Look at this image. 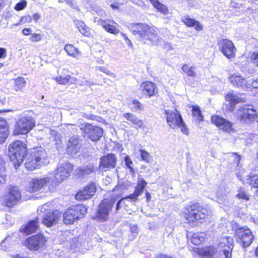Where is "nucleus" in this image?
<instances>
[{
	"label": "nucleus",
	"mask_w": 258,
	"mask_h": 258,
	"mask_svg": "<svg viewBox=\"0 0 258 258\" xmlns=\"http://www.w3.org/2000/svg\"><path fill=\"white\" fill-rule=\"evenodd\" d=\"M167 122L169 126L172 128H175L177 126L180 128L181 132L184 135H188V130L185 123L184 122L181 115L179 112L171 110H166L164 111Z\"/></svg>",
	"instance_id": "nucleus-4"
},
{
	"label": "nucleus",
	"mask_w": 258,
	"mask_h": 258,
	"mask_svg": "<svg viewBox=\"0 0 258 258\" xmlns=\"http://www.w3.org/2000/svg\"><path fill=\"white\" fill-rule=\"evenodd\" d=\"M64 49L68 55L74 57H78L81 54L78 49L72 44L66 45Z\"/></svg>",
	"instance_id": "nucleus-35"
},
{
	"label": "nucleus",
	"mask_w": 258,
	"mask_h": 258,
	"mask_svg": "<svg viewBox=\"0 0 258 258\" xmlns=\"http://www.w3.org/2000/svg\"><path fill=\"white\" fill-rule=\"evenodd\" d=\"M238 192V194L236 195L237 198L242 199L246 201L249 200V195L244 190V188H239Z\"/></svg>",
	"instance_id": "nucleus-41"
},
{
	"label": "nucleus",
	"mask_w": 258,
	"mask_h": 258,
	"mask_svg": "<svg viewBox=\"0 0 258 258\" xmlns=\"http://www.w3.org/2000/svg\"><path fill=\"white\" fill-rule=\"evenodd\" d=\"M208 214L206 209L203 208L198 203L188 204L184 207L183 215L188 223L204 220Z\"/></svg>",
	"instance_id": "nucleus-3"
},
{
	"label": "nucleus",
	"mask_w": 258,
	"mask_h": 258,
	"mask_svg": "<svg viewBox=\"0 0 258 258\" xmlns=\"http://www.w3.org/2000/svg\"><path fill=\"white\" fill-rule=\"evenodd\" d=\"M151 1L153 6L160 12L163 13H166L167 12V7L160 3L158 0H151Z\"/></svg>",
	"instance_id": "nucleus-40"
},
{
	"label": "nucleus",
	"mask_w": 258,
	"mask_h": 258,
	"mask_svg": "<svg viewBox=\"0 0 258 258\" xmlns=\"http://www.w3.org/2000/svg\"><path fill=\"white\" fill-rule=\"evenodd\" d=\"M49 182L50 183L51 182L50 177H46L41 179H33L29 182L27 190L29 192H36Z\"/></svg>",
	"instance_id": "nucleus-16"
},
{
	"label": "nucleus",
	"mask_w": 258,
	"mask_h": 258,
	"mask_svg": "<svg viewBox=\"0 0 258 258\" xmlns=\"http://www.w3.org/2000/svg\"><path fill=\"white\" fill-rule=\"evenodd\" d=\"M6 170H1L0 171V186L5 184L6 180Z\"/></svg>",
	"instance_id": "nucleus-51"
},
{
	"label": "nucleus",
	"mask_w": 258,
	"mask_h": 258,
	"mask_svg": "<svg viewBox=\"0 0 258 258\" xmlns=\"http://www.w3.org/2000/svg\"><path fill=\"white\" fill-rule=\"evenodd\" d=\"M6 55V50L4 48L0 47V58H5Z\"/></svg>",
	"instance_id": "nucleus-61"
},
{
	"label": "nucleus",
	"mask_w": 258,
	"mask_h": 258,
	"mask_svg": "<svg viewBox=\"0 0 258 258\" xmlns=\"http://www.w3.org/2000/svg\"><path fill=\"white\" fill-rule=\"evenodd\" d=\"M98 69H99V71H100L101 72H104V73H106L107 75H110L112 76L113 77H115V76L114 74L111 73L109 71H108L107 69H106V68H105L104 67H100L98 68Z\"/></svg>",
	"instance_id": "nucleus-58"
},
{
	"label": "nucleus",
	"mask_w": 258,
	"mask_h": 258,
	"mask_svg": "<svg viewBox=\"0 0 258 258\" xmlns=\"http://www.w3.org/2000/svg\"><path fill=\"white\" fill-rule=\"evenodd\" d=\"M46 207H48L47 205H44L41 207H39L37 210L38 213H44L46 210Z\"/></svg>",
	"instance_id": "nucleus-62"
},
{
	"label": "nucleus",
	"mask_w": 258,
	"mask_h": 258,
	"mask_svg": "<svg viewBox=\"0 0 258 258\" xmlns=\"http://www.w3.org/2000/svg\"><path fill=\"white\" fill-rule=\"evenodd\" d=\"M26 152L25 145L21 141H15L9 145V156L16 169L23 162Z\"/></svg>",
	"instance_id": "nucleus-2"
},
{
	"label": "nucleus",
	"mask_w": 258,
	"mask_h": 258,
	"mask_svg": "<svg viewBox=\"0 0 258 258\" xmlns=\"http://www.w3.org/2000/svg\"><path fill=\"white\" fill-rule=\"evenodd\" d=\"M59 3H66L70 7L77 10H79V8L77 6L76 3L73 0H58Z\"/></svg>",
	"instance_id": "nucleus-48"
},
{
	"label": "nucleus",
	"mask_w": 258,
	"mask_h": 258,
	"mask_svg": "<svg viewBox=\"0 0 258 258\" xmlns=\"http://www.w3.org/2000/svg\"><path fill=\"white\" fill-rule=\"evenodd\" d=\"M25 167L28 170H33L36 168H40L42 166L40 162H38L35 158L31 153L27 158L25 162Z\"/></svg>",
	"instance_id": "nucleus-26"
},
{
	"label": "nucleus",
	"mask_w": 258,
	"mask_h": 258,
	"mask_svg": "<svg viewBox=\"0 0 258 258\" xmlns=\"http://www.w3.org/2000/svg\"><path fill=\"white\" fill-rule=\"evenodd\" d=\"M230 83L235 87L244 88L246 84V81L241 77L235 74L231 75L229 77Z\"/></svg>",
	"instance_id": "nucleus-28"
},
{
	"label": "nucleus",
	"mask_w": 258,
	"mask_h": 258,
	"mask_svg": "<svg viewBox=\"0 0 258 258\" xmlns=\"http://www.w3.org/2000/svg\"><path fill=\"white\" fill-rule=\"evenodd\" d=\"M74 78L69 75H67L66 77L59 76L56 78V82L59 84L66 85L69 81L71 82H72V80H73Z\"/></svg>",
	"instance_id": "nucleus-42"
},
{
	"label": "nucleus",
	"mask_w": 258,
	"mask_h": 258,
	"mask_svg": "<svg viewBox=\"0 0 258 258\" xmlns=\"http://www.w3.org/2000/svg\"><path fill=\"white\" fill-rule=\"evenodd\" d=\"M94 84L93 82H91L88 80H85L84 81H82L80 83V85L81 86H87L91 87V86L93 85Z\"/></svg>",
	"instance_id": "nucleus-59"
},
{
	"label": "nucleus",
	"mask_w": 258,
	"mask_h": 258,
	"mask_svg": "<svg viewBox=\"0 0 258 258\" xmlns=\"http://www.w3.org/2000/svg\"><path fill=\"white\" fill-rule=\"evenodd\" d=\"M9 129L6 120L0 117V144L4 143L8 138Z\"/></svg>",
	"instance_id": "nucleus-25"
},
{
	"label": "nucleus",
	"mask_w": 258,
	"mask_h": 258,
	"mask_svg": "<svg viewBox=\"0 0 258 258\" xmlns=\"http://www.w3.org/2000/svg\"><path fill=\"white\" fill-rule=\"evenodd\" d=\"M211 121L220 129L227 132H229L232 130V123L219 115H214L212 116Z\"/></svg>",
	"instance_id": "nucleus-18"
},
{
	"label": "nucleus",
	"mask_w": 258,
	"mask_h": 258,
	"mask_svg": "<svg viewBox=\"0 0 258 258\" xmlns=\"http://www.w3.org/2000/svg\"><path fill=\"white\" fill-rule=\"evenodd\" d=\"M116 157L113 153H110L100 159L99 167L104 171L115 168Z\"/></svg>",
	"instance_id": "nucleus-17"
},
{
	"label": "nucleus",
	"mask_w": 258,
	"mask_h": 258,
	"mask_svg": "<svg viewBox=\"0 0 258 258\" xmlns=\"http://www.w3.org/2000/svg\"><path fill=\"white\" fill-rule=\"evenodd\" d=\"M125 190V187L123 184H119L116 185L113 188V191L114 192V195L117 196H120L122 195L124 190Z\"/></svg>",
	"instance_id": "nucleus-44"
},
{
	"label": "nucleus",
	"mask_w": 258,
	"mask_h": 258,
	"mask_svg": "<svg viewBox=\"0 0 258 258\" xmlns=\"http://www.w3.org/2000/svg\"><path fill=\"white\" fill-rule=\"evenodd\" d=\"M87 208L84 205H77L69 208L63 214V221L66 224H72L75 220L82 218L87 213Z\"/></svg>",
	"instance_id": "nucleus-6"
},
{
	"label": "nucleus",
	"mask_w": 258,
	"mask_h": 258,
	"mask_svg": "<svg viewBox=\"0 0 258 258\" xmlns=\"http://www.w3.org/2000/svg\"><path fill=\"white\" fill-rule=\"evenodd\" d=\"M96 168L92 164H89L84 166L78 168L75 172L79 177H86L88 175L94 173Z\"/></svg>",
	"instance_id": "nucleus-24"
},
{
	"label": "nucleus",
	"mask_w": 258,
	"mask_h": 258,
	"mask_svg": "<svg viewBox=\"0 0 258 258\" xmlns=\"http://www.w3.org/2000/svg\"><path fill=\"white\" fill-rule=\"evenodd\" d=\"M251 86L254 88H258V79L253 80L251 83Z\"/></svg>",
	"instance_id": "nucleus-64"
},
{
	"label": "nucleus",
	"mask_w": 258,
	"mask_h": 258,
	"mask_svg": "<svg viewBox=\"0 0 258 258\" xmlns=\"http://www.w3.org/2000/svg\"><path fill=\"white\" fill-rule=\"evenodd\" d=\"M182 21L187 26L195 27V29L198 31H200L203 29V26L199 21H196L195 19L187 16L183 17Z\"/></svg>",
	"instance_id": "nucleus-30"
},
{
	"label": "nucleus",
	"mask_w": 258,
	"mask_h": 258,
	"mask_svg": "<svg viewBox=\"0 0 258 258\" xmlns=\"http://www.w3.org/2000/svg\"><path fill=\"white\" fill-rule=\"evenodd\" d=\"M74 23L81 34L85 36H88L89 35L90 32L88 27L83 21L76 20L74 21Z\"/></svg>",
	"instance_id": "nucleus-34"
},
{
	"label": "nucleus",
	"mask_w": 258,
	"mask_h": 258,
	"mask_svg": "<svg viewBox=\"0 0 258 258\" xmlns=\"http://www.w3.org/2000/svg\"><path fill=\"white\" fill-rule=\"evenodd\" d=\"M206 239V235L204 232L195 233L192 234L190 241L195 245H198L203 242Z\"/></svg>",
	"instance_id": "nucleus-31"
},
{
	"label": "nucleus",
	"mask_w": 258,
	"mask_h": 258,
	"mask_svg": "<svg viewBox=\"0 0 258 258\" xmlns=\"http://www.w3.org/2000/svg\"><path fill=\"white\" fill-rule=\"evenodd\" d=\"M45 237L41 234H36L27 238L25 242L27 247L30 250H38L42 247L45 243Z\"/></svg>",
	"instance_id": "nucleus-11"
},
{
	"label": "nucleus",
	"mask_w": 258,
	"mask_h": 258,
	"mask_svg": "<svg viewBox=\"0 0 258 258\" xmlns=\"http://www.w3.org/2000/svg\"><path fill=\"white\" fill-rule=\"evenodd\" d=\"M21 198V193L17 186L11 187L5 197L6 206L12 207L19 201Z\"/></svg>",
	"instance_id": "nucleus-13"
},
{
	"label": "nucleus",
	"mask_w": 258,
	"mask_h": 258,
	"mask_svg": "<svg viewBox=\"0 0 258 258\" xmlns=\"http://www.w3.org/2000/svg\"><path fill=\"white\" fill-rule=\"evenodd\" d=\"M10 237H6L0 244V249L7 251L9 249V247L6 245L9 240Z\"/></svg>",
	"instance_id": "nucleus-50"
},
{
	"label": "nucleus",
	"mask_w": 258,
	"mask_h": 258,
	"mask_svg": "<svg viewBox=\"0 0 258 258\" xmlns=\"http://www.w3.org/2000/svg\"><path fill=\"white\" fill-rule=\"evenodd\" d=\"M84 132L85 136L93 142L100 140L103 133L102 128L90 124L86 125Z\"/></svg>",
	"instance_id": "nucleus-14"
},
{
	"label": "nucleus",
	"mask_w": 258,
	"mask_h": 258,
	"mask_svg": "<svg viewBox=\"0 0 258 258\" xmlns=\"http://www.w3.org/2000/svg\"><path fill=\"white\" fill-rule=\"evenodd\" d=\"M124 162L125 165L128 168H130L131 170H133V168L131 166V165L133 164L132 161L131 160L129 156H126L124 158Z\"/></svg>",
	"instance_id": "nucleus-54"
},
{
	"label": "nucleus",
	"mask_w": 258,
	"mask_h": 258,
	"mask_svg": "<svg viewBox=\"0 0 258 258\" xmlns=\"http://www.w3.org/2000/svg\"><path fill=\"white\" fill-rule=\"evenodd\" d=\"M123 199H124V201L128 200L132 202H136L138 200V197H137L134 193L126 197L123 198Z\"/></svg>",
	"instance_id": "nucleus-53"
},
{
	"label": "nucleus",
	"mask_w": 258,
	"mask_h": 258,
	"mask_svg": "<svg viewBox=\"0 0 258 258\" xmlns=\"http://www.w3.org/2000/svg\"><path fill=\"white\" fill-rule=\"evenodd\" d=\"M29 40L33 42H39L41 40V35L38 33L31 34Z\"/></svg>",
	"instance_id": "nucleus-47"
},
{
	"label": "nucleus",
	"mask_w": 258,
	"mask_h": 258,
	"mask_svg": "<svg viewBox=\"0 0 258 258\" xmlns=\"http://www.w3.org/2000/svg\"><path fill=\"white\" fill-rule=\"evenodd\" d=\"M140 152L142 160L145 162H148L151 157L150 154L147 151L143 149H140Z\"/></svg>",
	"instance_id": "nucleus-46"
},
{
	"label": "nucleus",
	"mask_w": 258,
	"mask_h": 258,
	"mask_svg": "<svg viewBox=\"0 0 258 258\" xmlns=\"http://www.w3.org/2000/svg\"><path fill=\"white\" fill-rule=\"evenodd\" d=\"M125 201H124V199H123L122 198L121 199L119 200L116 203V207H115V212L116 213H117L120 209V208H121V206L122 205H124L125 203H124Z\"/></svg>",
	"instance_id": "nucleus-55"
},
{
	"label": "nucleus",
	"mask_w": 258,
	"mask_h": 258,
	"mask_svg": "<svg viewBox=\"0 0 258 258\" xmlns=\"http://www.w3.org/2000/svg\"><path fill=\"white\" fill-rule=\"evenodd\" d=\"M247 183L253 187L258 188V175L250 174L246 179Z\"/></svg>",
	"instance_id": "nucleus-37"
},
{
	"label": "nucleus",
	"mask_w": 258,
	"mask_h": 258,
	"mask_svg": "<svg viewBox=\"0 0 258 258\" xmlns=\"http://www.w3.org/2000/svg\"><path fill=\"white\" fill-rule=\"evenodd\" d=\"M133 34L138 35L144 43L151 42L153 45H159L163 40L160 38L157 31L153 27L143 23H133L128 27Z\"/></svg>",
	"instance_id": "nucleus-1"
},
{
	"label": "nucleus",
	"mask_w": 258,
	"mask_h": 258,
	"mask_svg": "<svg viewBox=\"0 0 258 258\" xmlns=\"http://www.w3.org/2000/svg\"><path fill=\"white\" fill-rule=\"evenodd\" d=\"M94 21L97 23L98 25L102 26L104 29L108 32L117 34L119 33V30L114 25H111V21H105L97 17L94 18ZM113 23L117 24L114 21H112Z\"/></svg>",
	"instance_id": "nucleus-21"
},
{
	"label": "nucleus",
	"mask_w": 258,
	"mask_h": 258,
	"mask_svg": "<svg viewBox=\"0 0 258 258\" xmlns=\"http://www.w3.org/2000/svg\"><path fill=\"white\" fill-rule=\"evenodd\" d=\"M123 116L126 119L132 122L134 124L137 125L138 127H143V121L142 120L139 119L135 115L130 113H124Z\"/></svg>",
	"instance_id": "nucleus-33"
},
{
	"label": "nucleus",
	"mask_w": 258,
	"mask_h": 258,
	"mask_svg": "<svg viewBox=\"0 0 258 258\" xmlns=\"http://www.w3.org/2000/svg\"><path fill=\"white\" fill-rule=\"evenodd\" d=\"M218 45L223 54L228 58L235 56L236 49L233 42L226 39H222L219 41Z\"/></svg>",
	"instance_id": "nucleus-12"
},
{
	"label": "nucleus",
	"mask_w": 258,
	"mask_h": 258,
	"mask_svg": "<svg viewBox=\"0 0 258 258\" xmlns=\"http://www.w3.org/2000/svg\"><path fill=\"white\" fill-rule=\"evenodd\" d=\"M182 70L184 73H186L188 76L195 77L197 76V74L195 71V68L192 67H189L186 64L183 65Z\"/></svg>",
	"instance_id": "nucleus-38"
},
{
	"label": "nucleus",
	"mask_w": 258,
	"mask_h": 258,
	"mask_svg": "<svg viewBox=\"0 0 258 258\" xmlns=\"http://www.w3.org/2000/svg\"><path fill=\"white\" fill-rule=\"evenodd\" d=\"M26 2L25 1H22L16 4L15 9L17 11L22 10L26 7Z\"/></svg>",
	"instance_id": "nucleus-49"
},
{
	"label": "nucleus",
	"mask_w": 258,
	"mask_h": 258,
	"mask_svg": "<svg viewBox=\"0 0 258 258\" xmlns=\"http://www.w3.org/2000/svg\"><path fill=\"white\" fill-rule=\"evenodd\" d=\"M235 237L237 241L243 247L249 246L253 239L251 230L245 227H239L236 230Z\"/></svg>",
	"instance_id": "nucleus-9"
},
{
	"label": "nucleus",
	"mask_w": 258,
	"mask_h": 258,
	"mask_svg": "<svg viewBox=\"0 0 258 258\" xmlns=\"http://www.w3.org/2000/svg\"><path fill=\"white\" fill-rule=\"evenodd\" d=\"M96 186L94 183H90L75 196L77 200H86L91 198L96 193Z\"/></svg>",
	"instance_id": "nucleus-15"
},
{
	"label": "nucleus",
	"mask_w": 258,
	"mask_h": 258,
	"mask_svg": "<svg viewBox=\"0 0 258 258\" xmlns=\"http://www.w3.org/2000/svg\"><path fill=\"white\" fill-rule=\"evenodd\" d=\"M238 117L241 122L247 123L256 118V111L252 105H244L240 108Z\"/></svg>",
	"instance_id": "nucleus-10"
},
{
	"label": "nucleus",
	"mask_w": 258,
	"mask_h": 258,
	"mask_svg": "<svg viewBox=\"0 0 258 258\" xmlns=\"http://www.w3.org/2000/svg\"><path fill=\"white\" fill-rule=\"evenodd\" d=\"M32 30L31 29V28H24L23 30H22V33L24 35H29L30 34H31L32 33Z\"/></svg>",
	"instance_id": "nucleus-60"
},
{
	"label": "nucleus",
	"mask_w": 258,
	"mask_h": 258,
	"mask_svg": "<svg viewBox=\"0 0 258 258\" xmlns=\"http://www.w3.org/2000/svg\"><path fill=\"white\" fill-rule=\"evenodd\" d=\"M16 85L18 89H21L26 85V81L23 78L20 77L17 78L16 81Z\"/></svg>",
	"instance_id": "nucleus-45"
},
{
	"label": "nucleus",
	"mask_w": 258,
	"mask_h": 258,
	"mask_svg": "<svg viewBox=\"0 0 258 258\" xmlns=\"http://www.w3.org/2000/svg\"><path fill=\"white\" fill-rule=\"evenodd\" d=\"M146 181L141 178L139 180L137 185L133 192L137 197L140 196L143 192V190L147 185Z\"/></svg>",
	"instance_id": "nucleus-36"
},
{
	"label": "nucleus",
	"mask_w": 258,
	"mask_h": 258,
	"mask_svg": "<svg viewBox=\"0 0 258 258\" xmlns=\"http://www.w3.org/2000/svg\"><path fill=\"white\" fill-rule=\"evenodd\" d=\"M192 114L196 117V120L200 122L203 120V116L199 106H193L192 109Z\"/></svg>",
	"instance_id": "nucleus-39"
},
{
	"label": "nucleus",
	"mask_w": 258,
	"mask_h": 258,
	"mask_svg": "<svg viewBox=\"0 0 258 258\" xmlns=\"http://www.w3.org/2000/svg\"><path fill=\"white\" fill-rule=\"evenodd\" d=\"M205 254H207V253H208L207 255L208 256V257L209 258H211V257L216 256V253L214 251L213 247L210 248L208 251H205Z\"/></svg>",
	"instance_id": "nucleus-56"
},
{
	"label": "nucleus",
	"mask_w": 258,
	"mask_h": 258,
	"mask_svg": "<svg viewBox=\"0 0 258 258\" xmlns=\"http://www.w3.org/2000/svg\"><path fill=\"white\" fill-rule=\"evenodd\" d=\"M226 241L228 243L227 248H224L220 251L221 258H231L232 256L231 250L233 247V239L231 237L226 238Z\"/></svg>",
	"instance_id": "nucleus-27"
},
{
	"label": "nucleus",
	"mask_w": 258,
	"mask_h": 258,
	"mask_svg": "<svg viewBox=\"0 0 258 258\" xmlns=\"http://www.w3.org/2000/svg\"><path fill=\"white\" fill-rule=\"evenodd\" d=\"M32 18L31 16L29 15H27L26 16H24L21 18V21L23 23H26V22H30L32 21Z\"/></svg>",
	"instance_id": "nucleus-57"
},
{
	"label": "nucleus",
	"mask_w": 258,
	"mask_h": 258,
	"mask_svg": "<svg viewBox=\"0 0 258 258\" xmlns=\"http://www.w3.org/2000/svg\"><path fill=\"white\" fill-rule=\"evenodd\" d=\"M79 136L77 135L71 137L69 141L67 149V152L68 154L73 155L79 151Z\"/></svg>",
	"instance_id": "nucleus-22"
},
{
	"label": "nucleus",
	"mask_w": 258,
	"mask_h": 258,
	"mask_svg": "<svg viewBox=\"0 0 258 258\" xmlns=\"http://www.w3.org/2000/svg\"><path fill=\"white\" fill-rule=\"evenodd\" d=\"M140 88L143 93L149 97L155 95L157 93L155 84L150 81L143 82L141 85Z\"/></svg>",
	"instance_id": "nucleus-20"
},
{
	"label": "nucleus",
	"mask_w": 258,
	"mask_h": 258,
	"mask_svg": "<svg viewBox=\"0 0 258 258\" xmlns=\"http://www.w3.org/2000/svg\"><path fill=\"white\" fill-rule=\"evenodd\" d=\"M252 63L255 66H258V52H254L251 56Z\"/></svg>",
	"instance_id": "nucleus-52"
},
{
	"label": "nucleus",
	"mask_w": 258,
	"mask_h": 258,
	"mask_svg": "<svg viewBox=\"0 0 258 258\" xmlns=\"http://www.w3.org/2000/svg\"><path fill=\"white\" fill-rule=\"evenodd\" d=\"M33 156L42 165H45L49 162L48 157L45 150L41 147H37L31 152Z\"/></svg>",
	"instance_id": "nucleus-19"
},
{
	"label": "nucleus",
	"mask_w": 258,
	"mask_h": 258,
	"mask_svg": "<svg viewBox=\"0 0 258 258\" xmlns=\"http://www.w3.org/2000/svg\"><path fill=\"white\" fill-rule=\"evenodd\" d=\"M114 198L104 199L100 204L97 213L96 219L99 221L104 222L107 220L109 213L115 203Z\"/></svg>",
	"instance_id": "nucleus-7"
},
{
	"label": "nucleus",
	"mask_w": 258,
	"mask_h": 258,
	"mask_svg": "<svg viewBox=\"0 0 258 258\" xmlns=\"http://www.w3.org/2000/svg\"><path fill=\"white\" fill-rule=\"evenodd\" d=\"M58 220L57 212H47L42 216V223L49 227L56 223Z\"/></svg>",
	"instance_id": "nucleus-23"
},
{
	"label": "nucleus",
	"mask_w": 258,
	"mask_h": 258,
	"mask_svg": "<svg viewBox=\"0 0 258 258\" xmlns=\"http://www.w3.org/2000/svg\"><path fill=\"white\" fill-rule=\"evenodd\" d=\"M225 99L227 101L229 102L231 106H233L240 102L241 99L238 97L237 94L234 93L232 91L229 92L226 95Z\"/></svg>",
	"instance_id": "nucleus-32"
},
{
	"label": "nucleus",
	"mask_w": 258,
	"mask_h": 258,
	"mask_svg": "<svg viewBox=\"0 0 258 258\" xmlns=\"http://www.w3.org/2000/svg\"><path fill=\"white\" fill-rule=\"evenodd\" d=\"M73 166L68 162H65L59 164L55 170L54 176L51 175V184L57 185L63 180L67 178L73 171Z\"/></svg>",
	"instance_id": "nucleus-5"
},
{
	"label": "nucleus",
	"mask_w": 258,
	"mask_h": 258,
	"mask_svg": "<svg viewBox=\"0 0 258 258\" xmlns=\"http://www.w3.org/2000/svg\"><path fill=\"white\" fill-rule=\"evenodd\" d=\"M121 35L123 36V38L125 40L126 42L128 45L132 44L131 40L127 38L126 35L123 33L121 32Z\"/></svg>",
	"instance_id": "nucleus-63"
},
{
	"label": "nucleus",
	"mask_w": 258,
	"mask_h": 258,
	"mask_svg": "<svg viewBox=\"0 0 258 258\" xmlns=\"http://www.w3.org/2000/svg\"><path fill=\"white\" fill-rule=\"evenodd\" d=\"M37 220V219L29 222L23 229H21V231L26 234H30L35 232L38 228Z\"/></svg>",
	"instance_id": "nucleus-29"
},
{
	"label": "nucleus",
	"mask_w": 258,
	"mask_h": 258,
	"mask_svg": "<svg viewBox=\"0 0 258 258\" xmlns=\"http://www.w3.org/2000/svg\"><path fill=\"white\" fill-rule=\"evenodd\" d=\"M130 105L131 108L133 111H142L143 110V105L136 99L134 100Z\"/></svg>",
	"instance_id": "nucleus-43"
},
{
	"label": "nucleus",
	"mask_w": 258,
	"mask_h": 258,
	"mask_svg": "<svg viewBox=\"0 0 258 258\" xmlns=\"http://www.w3.org/2000/svg\"><path fill=\"white\" fill-rule=\"evenodd\" d=\"M35 126V121L32 116H23L16 122L13 132L14 135L26 134Z\"/></svg>",
	"instance_id": "nucleus-8"
}]
</instances>
